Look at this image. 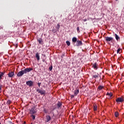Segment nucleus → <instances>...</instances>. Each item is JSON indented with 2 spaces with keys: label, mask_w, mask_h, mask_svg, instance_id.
I'll return each instance as SVG.
<instances>
[{
  "label": "nucleus",
  "mask_w": 124,
  "mask_h": 124,
  "mask_svg": "<svg viewBox=\"0 0 124 124\" xmlns=\"http://www.w3.org/2000/svg\"><path fill=\"white\" fill-rule=\"evenodd\" d=\"M93 78H98V75H94L93 76Z\"/></svg>",
  "instance_id": "23"
},
{
  "label": "nucleus",
  "mask_w": 124,
  "mask_h": 124,
  "mask_svg": "<svg viewBox=\"0 0 124 124\" xmlns=\"http://www.w3.org/2000/svg\"><path fill=\"white\" fill-rule=\"evenodd\" d=\"M121 51V49H118V50H117V53H120V51Z\"/></svg>",
  "instance_id": "35"
},
{
  "label": "nucleus",
  "mask_w": 124,
  "mask_h": 124,
  "mask_svg": "<svg viewBox=\"0 0 124 124\" xmlns=\"http://www.w3.org/2000/svg\"><path fill=\"white\" fill-rule=\"evenodd\" d=\"M84 22H87V19H83Z\"/></svg>",
  "instance_id": "38"
},
{
  "label": "nucleus",
  "mask_w": 124,
  "mask_h": 124,
  "mask_svg": "<svg viewBox=\"0 0 124 124\" xmlns=\"http://www.w3.org/2000/svg\"><path fill=\"white\" fill-rule=\"evenodd\" d=\"M66 44L67 46H70V42L68 41H66Z\"/></svg>",
  "instance_id": "21"
},
{
  "label": "nucleus",
  "mask_w": 124,
  "mask_h": 124,
  "mask_svg": "<svg viewBox=\"0 0 124 124\" xmlns=\"http://www.w3.org/2000/svg\"><path fill=\"white\" fill-rule=\"evenodd\" d=\"M4 73V72H0V81H1V79H2V77H3Z\"/></svg>",
  "instance_id": "12"
},
{
  "label": "nucleus",
  "mask_w": 124,
  "mask_h": 124,
  "mask_svg": "<svg viewBox=\"0 0 124 124\" xmlns=\"http://www.w3.org/2000/svg\"><path fill=\"white\" fill-rule=\"evenodd\" d=\"M52 69H53V66L51 65L49 67V70L50 71H51Z\"/></svg>",
  "instance_id": "29"
},
{
  "label": "nucleus",
  "mask_w": 124,
  "mask_h": 124,
  "mask_svg": "<svg viewBox=\"0 0 124 124\" xmlns=\"http://www.w3.org/2000/svg\"><path fill=\"white\" fill-rule=\"evenodd\" d=\"M109 99H111L112 98V97H113V93H109Z\"/></svg>",
  "instance_id": "20"
},
{
  "label": "nucleus",
  "mask_w": 124,
  "mask_h": 124,
  "mask_svg": "<svg viewBox=\"0 0 124 124\" xmlns=\"http://www.w3.org/2000/svg\"><path fill=\"white\" fill-rule=\"evenodd\" d=\"M43 111H44V112L45 113H47V112H48V111H47V109H46V108H44Z\"/></svg>",
  "instance_id": "32"
},
{
  "label": "nucleus",
  "mask_w": 124,
  "mask_h": 124,
  "mask_svg": "<svg viewBox=\"0 0 124 124\" xmlns=\"http://www.w3.org/2000/svg\"><path fill=\"white\" fill-rule=\"evenodd\" d=\"M115 38L116 40H120V37H119V36L117 34H115Z\"/></svg>",
  "instance_id": "19"
},
{
  "label": "nucleus",
  "mask_w": 124,
  "mask_h": 124,
  "mask_svg": "<svg viewBox=\"0 0 124 124\" xmlns=\"http://www.w3.org/2000/svg\"><path fill=\"white\" fill-rule=\"evenodd\" d=\"M14 75H15L14 72H10L8 74V77H9L10 78H12V77L14 76Z\"/></svg>",
  "instance_id": "7"
},
{
  "label": "nucleus",
  "mask_w": 124,
  "mask_h": 124,
  "mask_svg": "<svg viewBox=\"0 0 124 124\" xmlns=\"http://www.w3.org/2000/svg\"><path fill=\"white\" fill-rule=\"evenodd\" d=\"M40 85H41V82H38V85L39 86V88H40Z\"/></svg>",
  "instance_id": "33"
},
{
  "label": "nucleus",
  "mask_w": 124,
  "mask_h": 124,
  "mask_svg": "<svg viewBox=\"0 0 124 124\" xmlns=\"http://www.w3.org/2000/svg\"><path fill=\"white\" fill-rule=\"evenodd\" d=\"M109 94V92L107 93V95H108Z\"/></svg>",
  "instance_id": "39"
},
{
  "label": "nucleus",
  "mask_w": 124,
  "mask_h": 124,
  "mask_svg": "<svg viewBox=\"0 0 124 124\" xmlns=\"http://www.w3.org/2000/svg\"><path fill=\"white\" fill-rule=\"evenodd\" d=\"M31 118H32V119H33V120H35V115H34L33 114H31Z\"/></svg>",
  "instance_id": "24"
},
{
  "label": "nucleus",
  "mask_w": 124,
  "mask_h": 124,
  "mask_svg": "<svg viewBox=\"0 0 124 124\" xmlns=\"http://www.w3.org/2000/svg\"><path fill=\"white\" fill-rule=\"evenodd\" d=\"M93 67L94 68L95 70L97 69V68L98 67V65L96 62H95L94 64H93Z\"/></svg>",
  "instance_id": "9"
},
{
  "label": "nucleus",
  "mask_w": 124,
  "mask_h": 124,
  "mask_svg": "<svg viewBox=\"0 0 124 124\" xmlns=\"http://www.w3.org/2000/svg\"><path fill=\"white\" fill-rule=\"evenodd\" d=\"M37 41L38 42H39V44H41V43L43 42V41H42V39H37Z\"/></svg>",
  "instance_id": "18"
},
{
  "label": "nucleus",
  "mask_w": 124,
  "mask_h": 124,
  "mask_svg": "<svg viewBox=\"0 0 124 124\" xmlns=\"http://www.w3.org/2000/svg\"><path fill=\"white\" fill-rule=\"evenodd\" d=\"M0 124H1V123H0Z\"/></svg>",
  "instance_id": "42"
},
{
  "label": "nucleus",
  "mask_w": 124,
  "mask_h": 124,
  "mask_svg": "<svg viewBox=\"0 0 124 124\" xmlns=\"http://www.w3.org/2000/svg\"><path fill=\"white\" fill-rule=\"evenodd\" d=\"M77 30L78 32H80V28H79V27H78L77 28Z\"/></svg>",
  "instance_id": "30"
},
{
  "label": "nucleus",
  "mask_w": 124,
  "mask_h": 124,
  "mask_svg": "<svg viewBox=\"0 0 124 124\" xmlns=\"http://www.w3.org/2000/svg\"><path fill=\"white\" fill-rule=\"evenodd\" d=\"M24 124H26V121H24Z\"/></svg>",
  "instance_id": "41"
},
{
  "label": "nucleus",
  "mask_w": 124,
  "mask_h": 124,
  "mask_svg": "<svg viewBox=\"0 0 124 124\" xmlns=\"http://www.w3.org/2000/svg\"><path fill=\"white\" fill-rule=\"evenodd\" d=\"M78 93H79V90H75V91H74L75 96H76V95H77V94H78Z\"/></svg>",
  "instance_id": "15"
},
{
  "label": "nucleus",
  "mask_w": 124,
  "mask_h": 124,
  "mask_svg": "<svg viewBox=\"0 0 124 124\" xmlns=\"http://www.w3.org/2000/svg\"><path fill=\"white\" fill-rule=\"evenodd\" d=\"M15 46H16V48H17V47H18V44H16L15 45Z\"/></svg>",
  "instance_id": "37"
},
{
  "label": "nucleus",
  "mask_w": 124,
  "mask_h": 124,
  "mask_svg": "<svg viewBox=\"0 0 124 124\" xmlns=\"http://www.w3.org/2000/svg\"><path fill=\"white\" fill-rule=\"evenodd\" d=\"M26 85L29 87H32L33 86V82L31 80H29L26 82Z\"/></svg>",
  "instance_id": "5"
},
{
  "label": "nucleus",
  "mask_w": 124,
  "mask_h": 124,
  "mask_svg": "<svg viewBox=\"0 0 124 124\" xmlns=\"http://www.w3.org/2000/svg\"><path fill=\"white\" fill-rule=\"evenodd\" d=\"M2 88V85L0 84V93H1L2 90H1V88Z\"/></svg>",
  "instance_id": "31"
},
{
  "label": "nucleus",
  "mask_w": 124,
  "mask_h": 124,
  "mask_svg": "<svg viewBox=\"0 0 124 124\" xmlns=\"http://www.w3.org/2000/svg\"><path fill=\"white\" fill-rule=\"evenodd\" d=\"M62 103H60V101H59L57 103V107H58V109H60V108H61V107H62Z\"/></svg>",
  "instance_id": "14"
},
{
  "label": "nucleus",
  "mask_w": 124,
  "mask_h": 124,
  "mask_svg": "<svg viewBox=\"0 0 124 124\" xmlns=\"http://www.w3.org/2000/svg\"><path fill=\"white\" fill-rule=\"evenodd\" d=\"M116 102H117V103H119V102H124V98L122 97H119L116 98Z\"/></svg>",
  "instance_id": "6"
},
{
  "label": "nucleus",
  "mask_w": 124,
  "mask_h": 124,
  "mask_svg": "<svg viewBox=\"0 0 124 124\" xmlns=\"http://www.w3.org/2000/svg\"><path fill=\"white\" fill-rule=\"evenodd\" d=\"M36 92H37L38 93H40L41 95H45V93H46V91L45 90H42L41 89H37Z\"/></svg>",
  "instance_id": "2"
},
{
  "label": "nucleus",
  "mask_w": 124,
  "mask_h": 124,
  "mask_svg": "<svg viewBox=\"0 0 124 124\" xmlns=\"http://www.w3.org/2000/svg\"><path fill=\"white\" fill-rule=\"evenodd\" d=\"M33 70V69L32 68H26L24 70H22L19 72L17 75L16 76L18 77H21V76H23L24 74H27V73H29V72H31V71Z\"/></svg>",
  "instance_id": "1"
},
{
  "label": "nucleus",
  "mask_w": 124,
  "mask_h": 124,
  "mask_svg": "<svg viewBox=\"0 0 124 124\" xmlns=\"http://www.w3.org/2000/svg\"><path fill=\"white\" fill-rule=\"evenodd\" d=\"M93 111H97V105L94 103L93 105Z\"/></svg>",
  "instance_id": "11"
},
{
  "label": "nucleus",
  "mask_w": 124,
  "mask_h": 124,
  "mask_svg": "<svg viewBox=\"0 0 124 124\" xmlns=\"http://www.w3.org/2000/svg\"><path fill=\"white\" fill-rule=\"evenodd\" d=\"M60 27H61V26L60 25V24H58L57 26V30H60Z\"/></svg>",
  "instance_id": "26"
},
{
  "label": "nucleus",
  "mask_w": 124,
  "mask_h": 124,
  "mask_svg": "<svg viewBox=\"0 0 124 124\" xmlns=\"http://www.w3.org/2000/svg\"><path fill=\"white\" fill-rule=\"evenodd\" d=\"M7 104H8V105H10V104H11V100H8L7 101Z\"/></svg>",
  "instance_id": "22"
},
{
  "label": "nucleus",
  "mask_w": 124,
  "mask_h": 124,
  "mask_svg": "<svg viewBox=\"0 0 124 124\" xmlns=\"http://www.w3.org/2000/svg\"><path fill=\"white\" fill-rule=\"evenodd\" d=\"M52 32H53V33H56V32H57V30H56V29H53V30H52Z\"/></svg>",
  "instance_id": "28"
},
{
  "label": "nucleus",
  "mask_w": 124,
  "mask_h": 124,
  "mask_svg": "<svg viewBox=\"0 0 124 124\" xmlns=\"http://www.w3.org/2000/svg\"><path fill=\"white\" fill-rule=\"evenodd\" d=\"M71 98H74V95H71Z\"/></svg>",
  "instance_id": "36"
},
{
  "label": "nucleus",
  "mask_w": 124,
  "mask_h": 124,
  "mask_svg": "<svg viewBox=\"0 0 124 124\" xmlns=\"http://www.w3.org/2000/svg\"><path fill=\"white\" fill-rule=\"evenodd\" d=\"M83 45V43H82V41H80L78 40V41L76 42V44H74V46H77V47H79V46H82Z\"/></svg>",
  "instance_id": "3"
},
{
  "label": "nucleus",
  "mask_w": 124,
  "mask_h": 124,
  "mask_svg": "<svg viewBox=\"0 0 124 124\" xmlns=\"http://www.w3.org/2000/svg\"><path fill=\"white\" fill-rule=\"evenodd\" d=\"M103 88V86L100 85L98 87V91H101V90H102Z\"/></svg>",
  "instance_id": "17"
},
{
  "label": "nucleus",
  "mask_w": 124,
  "mask_h": 124,
  "mask_svg": "<svg viewBox=\"0 0 124 124\" xmlns=\"http://www.w3.org/2000/svg\"><path fill=\"white\" fill-rule=\"evenodd\" d=\"M114 115H115V117H118V116H119V112H116L115 113Z\"/></svg>",
  "instance_id": "25"
},
{
  "label": "nucleus",
  "mask_w": 124,
  "mask_h": 124,
  "mask_svg": "<svg viewBox=\"0 0 124 124\" xmlns=\"http://www.w3.org/2000/svg\"><path fill=\"white\" fill-rule=\"evenodd\" d=\"M111 40H113V38L109 37V41H111Z\"/></svg>",
  "instance_id": "34"
},
{
  "label": "nucleus",
  "mask_w": 124,
  "mask_h": 124,
  "mask_svg": "<svg viewBox=\"0 0 124 124\" xmlns=\"http://www.w3.org/2000/svg\"><path fill=\"white\" fill-rule=\"evenodd\" d=\"M4 34V36H6V37L8 36V33L7 32H5Z\"/></svg>",
  "instance_id": "27"
},
{
  "label": "nucleus",
  "mask_w": 124,
  "mask_h": 124,
  "mask_svg": "<svg viewBox=\"0 0 124 124\" xmlns=\"http://www.w3.org/2000/svg\"><path fill=\"white\" fill-rule=\"evenodd\" d=\"M35 58H36L37 61H39V60H40V58L39 57V53H38V52L36 53Z\"/></svg>",
  "instance_id": "13"
},
{
  "label": "nucleus",
  "mask_w": 124,
  "mask_h": 124,
  "mask_svg": "<svg viewBox=\"0 0 124 124\" xmlns=\"http://www.w3.org/2000/svg\"><path fill=\"white\" fill-rule=\"evenodd\" d=\"M46 123H48L49 122H50V121H51V116H50V115H46Z\"/></svg>",
  "instance_id": "8"
},
{
  "label": "nucleus",
  "mask_w": 124,
  "mask_h": 124,
  "mask_svg": "<svg viewBox=\"0 0 124 124\" xmlns=\"http://www.w3.org/2000/svg\"><path fill=\"white\" fill-rule=\"evenodd\" d=\"M42 62H45V60H43Z\"/></svg>",
  "instance_id": "40"
},
{
  "label": "nucleus",
  "mask_w": 124,
  "mask_h": 124,
  "mask_svg": "<svg viewBox=\"0 0 124 124\" xmlns=\"http://www.w3.org/2000/svg\"><path fill=\"white\" fill-rule=\"evenodd\" d=\"M105 40L106 42H107L108 44H109V43L108 42V41H109V37H106Z\"/></svg>",
  "instance_id": "16"
},
{
  "label": "nucleus",
  "mask_w": 124,
  "mask_h": 124,
  "mask_svg": "<svg viewBox=\"0 0 124 124\" xmlns=\"http://www.w3.org/2000/svg\"><path fill=\"white\" fill-rule=\"evenodd\" d=\"M116 0V1H117V0Z\"/></svg>",
  "instance_id": "43"
},
{
  "label": "nucleus",
  "mask_w": 124,
  "mask_h": 124,
  "mask_svg": "<svg viewBox=\"0 0 124 124\" xmlns=\"http://www.w3.org/2000/svg\"><path fill=\"white\" fill-rule=\"evenodd\" d=\"M35 113H36V109H35V107H33L30 110V114L31 115H34Z\"/></svg>",
  "instance_id": "4"
},
{
  "label": "nucleus",
  "mask_w": 124,
  "mask_h": 124,
  "mask_svg": "<svg viewBox=\"0 0 124 124\" xmlns=\"http://www.w3.org/2000/svg\"><path fill=\"white\" fill-rule=\"evenodd\" d=\"M77 41H78V40H77V37H73L72 43H73V45H74L76 43V42H77Z\"/></svg>",
  "instance_id": "10"
}]
</instances>
